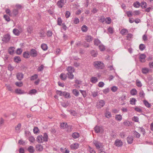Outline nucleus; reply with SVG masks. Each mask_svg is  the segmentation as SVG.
<instances>
[{
	"mask_svg": "<svg viewBox=\"0 0 153 153\" xmlns=\"http://www.w3.org/2000/svg\"><path fill=\"white\" fill-rule=\"evenodd\" d=\"M10 39V36L9 34L4 35L2 38V41L5 42H8Z\"/></svg>",
	"mask_w": 153,
	"mask_h": 153,
	"instance_id": "7ed1b4c3",
	"label": "nucleus"
},
{
	"mask_svg": "<svg viewBox=\"0 0 153 153\" xmlns=\"http://www.w3.org/2000/svg\"><path fill=\"white\" fill-rule=\"evenodd\" d=\"M44 67V66L43 65H41L38 68V71H42L43 70Z\"/></svg>",
	"mask_w": 153,
	"mask_h": 153,
	"instance_id": "0e129e2a",
	"label": "nucleus"
},
{
	"mask_svg": "<svg viewBox=\"0 0 153 153\" xmlns=\"http://www.w3.org/2000/svg\"><path fill=\"white\" fill-rule=\"evenodd\" d=\"M36 150L38 151H41L43 149L42 146L41 144L37 145L36 146Z\"/></svg>",
	"mask_w": 153,
	"mask_h": 153,
	"instance_id": "dca6fc26",
	"label": "nucleus"
},
{
	"mask_svg": "<svg viewBox=\"0 0 153 153\" xmlns=\"http://www.w3.org/2000/svg\"><path fill=\"white\" fill-rule=\"evenodd\" d=\"M136 85L139 87H140L142 86V84L141 82L138 79H137L136 80Z\"/></svg>",
	"mask_w": 153,
	"mask_h": 153,
	"instance_id": "72a5a7b5",
	"label": "nucleus"
},
{
	"mask_svg": "<svg viewBox=\"0 0 153 153\" xmlns=\"http://www.w3.org/2000/svg\"><path fill=\"white\" fill-rule=\"evenodd\" d=\"M15 92L18 94H22L24 93V91L20 89H17L15 90Z\"/></svg>",
	"mask_w": 153,
	"mask_h": 153,
	"instance_id": "393cba45",
	"label": "nucleus"
},
{
	"mask_svg": "<svg viewBox=\"0 0 153 153\" xmlns=\"http://www.w3.org/2000/svg\"><path fill=\"white\" fill-rule=\"evenodd\" d=\"M105 19L106 21L105 23L108 24L111 23V19L110 17H107Z\"/></svg>",
	"mask_w": 153,
	"mask_h": 153,
	"instance_id": "49530a36",
	"label": "nucleus"
},
{
	"mask_svg": "<svg viewBox=\"0 0 153 153\" xmlns=\"http://www.w3.org/2000/svg\"><path fill=\"white\" fill-rule=\"evenodd\" d=\"M93 65L96 68L98 69H102L104 67V64L101 62L95 61L94 62Z\"/></svg>",
	"mask_w": 153,
	"mask_h": 153,
	"instance_id": "f03ea898",
	"label": "nucleus"
},
{
	"mask_svg": "<svg viewBox=\"0 0 153 153\" xmlns=\"http://www.w3.org/2000/svg\"><path fill=\"white\" fill-rule=\"evenodd\" d=\"M105 116L107 118H109L111 117V113L107 111H106V112L105 113Z\"/></svg>",
	"mask_w": 153,
	"mask_h": 153,
	"instance_id": "4c0bfd02",
	"label": "nucleus"
},
{
	"mask_svg": "<svg viewBox=\"0 0 153 153\" xmlns=\"http://www.w3.org/2000/svg\"><path fill=\"white\" fill-rule=\"evenodd\" d=\"M140 4L142 8H145L146 7V3L145 2H143L140 3Z\"/></svg>",
	"mask_w": 153,
	"mask_h": 153,
	"instance_id": "a18cd8bd",
	"label": "nucleus"
},
{
	"mask_svg": "<svg viewBox=\"0 0 153 153\" xmlns=\"http://www.w3.org/2000/svg\"><path fill=\"white\" fill-rule=\"evenodd\" d=\"M14 61L16 63H19V62H20L21 60V59L20 58V57L19 56H15L14 58Z\"/></svg>",
	"mask_w": 153,
	"mask_h": 153,
	"instance_id": "5701e85b",
	"label": "nucleus"
},
{
	"mask_svg": "<svg viewBox=\"0 0 153 153\" xmlns=\"http://www.w3.org/2000/svg\"><path fill=\"white\" fill-rule=\"evenodd\" d=\"M100 41L97 39L95 40L94 41V43L95 45H98L100 44Z\"/></svg>",
	"mask_w": 153,
	"mask_h": 153,
	"instance_id": "e2e57ef3",
	"label": "nucleus"
},
{
	"mask_svg": "<svg viewBox=\"0 0 153 153\" xmlns=\"http://www.w3.org/2000/svg\"><path fill=\"white\" fill-rule=\"evenodd\" d=\"M91 54L92 56L94 57H96L98 54L97 51L94 50H92L91 51Z\"/></svg>",
	"mask_w": 153,
	"mask_h": 153,
	"instance_id": "aec40b11",
	"label": "nucleus"
},
{
	"mask_svg": "<svg viewBox=\"0 0 153 153\" xmlns=\"http://www.w3.org/2000/svg\"><path fill=\"white\" fill-rule=\"evenodd\" d=\"M149 70L147 68H144L142 69V73L143 74H146L149 72Z\"/></svg>",
	"mask_w": 153,
	"mask_h": 153,
	"instance_id": "4be33fe9",
	"label": "nucleus"
},
{
	"mask_svg": "<svg viewBox=\"0 0 153 153\" xmlns=\"http://www.w3.org/2000/svg\"><path fill=\"white\" fill-rule=\"evenodd\" d=\"M133 134L136 136V137L137 138H139L140 135L139 133L136 131L134 132Z\"/></svg>",
	"mask_w": 153,
	"mask_h": 153,
	"instance_id": "4d7b16f0",
	"label": "nucleus"
},
{
	"mask_svg": "<svg viewBox=\"0 0 153 153\" xmlns=\"http://www.w3.org/2000/svg\"><path fill=\"white\" fill-rule=\"evenodd\" d=\"M140 11L139 10H136V11H134L133 13V15L134 16L138 15L140 14Z\"/></svg>",
	"mask_w": 153,
	"mask_h": 153,
	"instance_id": "052dcab7",
	"label": "nucleus"
},
{
	"mask_svg": "<svg viewBox=\"0 0 153 153\" xmlns=\"http://www.w3.org/2000/svg\"><path fill=\"white\" fill-rule=\"evenodd\" d=\"M15 84L16 86L19 87H21L23 85V83L21 82H16L15 83Z\"/></svg>",
	"mask_w": 153,
	"mask_h": 153,
	"instance_id": "09e8293b",
	"label": "nucleus"
},
{
	"mask_svg": "<svg viewBox=\"0 0 153 153\" xmlns=\"http://www.w3.org/2000/svg\"><path fill=\"white\" fill-rule=\"evenodd\" d=\"M72 92L76 97L78 96L79 94V91L76 89H73L72 91Z\"/></svg>",
	"mask_w": 153,
	"mask_h": 153,
	"instance_id": "f704fd0d",
	"label": "nucleus"
},
{
	"mask_svg": "<svg viewBox=\"0 0 153 153\" xmlns=\"http://www.w3.org/2000/svg\"><path fill=\"white\" fill-rule=\"evenodd\" d=\"M38 78V75L36 74H35L34 75L31 76L30 78V80H33Z\"/></svg>",
	"mask_w": 153,
	"mask_h": 153,
	"instance_id": "5fc2aeb1",
	"label": "nucleus"
},
{
	"mask_svg": "<svg viewBox=\"0 0 153 153\" xmlns=\"http://www.w3.org/2000/svg\"><path fill=\"white\" fill-rule=\"evenodd\" d=\"M28 150V151L30 153H33L35 151L33 147L32 146H30L29 147Z\"/></svg>",
	"mask_w": 153,
	"mask_h": 153,
	"instance_id": "58836bf2",
	"label": "nucleus"
},
{
	"mask_svg": "<svg viewBox=\"0 0 153 153\" xmlns=\"http://www.w3.org/2000/svg\"><path fill=\"white\" fill-rule=\"evenodd\" d=\"M72 136L73 138L76 139L79 137V133L75 132L72 134Z\"/></svg>",
	"mask_w": 153,
	"mask_h": 153,
	"instance_id": "412c9836",
	"label": "nucleus"
},
{
	"mask_svg": "<svg viewBox=\"0 0 153 153\" xmlns=\"http://www.w3.org/2000/svg\"><path fill=\"white\" fill-rule=\"evenodd\" d=\"M143 102L146 106L148 108H149L150 107V104L146 100H144L143 101Z\"/></svg>",
	"mask_w": 153,
	"mask_h": 153,
	"instance_id": "de8ad7c7",
	"label": "nucleus"
},
{
	"mask_svg": "<svg viewBox=\"0 0 153 153\" xmlns=\"http://www.w3.org/2000/svg\"><path fill=\"white\" fill-rule=\"evenodd\" d=\"M136 100L134 98H131L130 100V102L131 104L135 105V102H136Z\"/></svg>",
	"mask_w": 153,
	"mask_h": 153,
	"instance_id": "a19ab883",
	"label": "nucleus"
},
{
	"mask_svg": "<svg viewBox=\"0 0 153 153\" xmlns=\"http://www.w3.org/2000/svg\"><path fill=\"white\" fill-rule=\"evenodd\" d=\"M95 132L97 133H102L103 131V130L102 127L96 126L94 128Z\"/></svg>",
	"mask_w": 153,
	"mask_h": 153,
	"instance_id": "39448f33",
	"label": "nucleus"
},
{
	"mask_svg": "<svg viewBox=\"0 0 153 153\" xmlns=\"http://www.w3.org/2000/svg\"><path fill=\"white\" fill-rule=\"evenodd\" d=\"M130 93L131 95H136L137 93V91L135 89H133L131 90Z\"/></svg>",
	"mask_w": 153,
	"mask_h": 153,
	"instance_id": "2f4dec72",
	"label": "nucleus"
},
{
	"mask_svg": "<svg viewBox=\"0 0 153 153\" xmlns=\"http://www.w3.org/2000/svg\"><path fill=\"white\" fill-rule=\"evenodd\" d=\"M70 13L69 11H66L65 13V16L66 18H68L70 16Z\"/></svg>",
	"mask_w": 153,
	"mask_h": 153,
	"instance_id": "338daca9",
	"label": "nucleus"
},
{
	"mask_svg": "<svg viewBox=\"0 0 153 153\" xmlns=\"http://www.w3.org/2000/svg\"><path fill=\"white\" fill-rule=\"evenodd\" d=\"M79 146L78 143H76L72 144L70 146V148L72 149H77Z\"/></svg>",
	"mask_w": 153,
	"mask_h": 153,
	"instance_id": "f8f14e48",
	"label": "nucleus"
},
{
	"mask_svg": "<svg viewBox=\"0 0 153 153\" xmlns=\"http://www.w3.org/2000/svg\"><path fill=\"white\" fill-rule=\"evenodd\" d=\"M29 140L30 142L33 143L35 139L33 137L31 136L29 137Z\"/></svg>",
	"mask_w": 153,
	"mask_h": 153,
	"instance_id": "680f3d73",
	"label": "nucleus"
},
{
	"mask_svg": "<svg viewBox=\"0 0 153 153\" xmlns=\"http://www.w3.org/2000/svg\"><path fill=\"white\" fill-rule=\"evenodd\" d=\"M67 70L68 71V73H73L75 71L74 68L71 66L68 67L67 68Z\"/></svg>",
	"mask_w": 153,
	"mask_h": 153,
	"instance_id": "2eb2a0df",
	"label": "nucleus"
},
{
	"mask_svg": "<svg viewBox=\"0 0 153 153\" xmlns=\"http://www.w3.org/2000/svg\"><path fill=\"white\" fill-rule=\"evenodd\" d=\"M16 77L19 80H21L24 77V75L22 73H18L16 74Z\"/></svg>",
	"mask_w": 153,
	"mask_h": 153,
	"instance_id": "9b49d317",
	"label": "nucleus"
},
{
	"mask_svg": "<svg viewBox=\"0 0 153 153\" xmlns=\"http://www.w3.org/2000/svg\"><path fill=\"white\" fill-rule=\"evenodd\" d=\"M21 127V124L20 123H19L15 127V129L16 131L19 132L20 130Z\"/></svg>",
	"mask_w": 153,
	"mask_h": 153,
	"instance_id": "6ab92c4d",
	"label": "nucleus"
},
{
	"mask_svg": "<svg viewBox=\"0 0 153 153\" xmlns=\"http://www.w3.org/2000/svg\"><path fill=\"white\" fill-rule=\"evenodd\" d=\"M60 77L62 80H65L66 79V76L65 74L62 73L60 76Z\"/></svg>",
	"mask_w": 153,
	"mask_h": 153,
	"instance_id": "bb28decb",
	"label": "nucleus"
},
{
	"mask_svg": "<svg viewBox=\"0 0 153 153\" xmlns=\"http://www.w3.org/2000/svg\"><path fill=\"white\" fill-rule=\"evenodd\" d=\"M62 96H64L66 98H70L71 97V96L70 95L69 93L65 91L63 92Z\"/></svg>",
	"mask_w": 153,
	"mask_h": 153,
	"instance_id": "a878e982",
	"label": "nucleus"
},
{
	"mask_svg": "<svg viewBox=\"0 0 153 153\" xmlns=\"http://www.w3.org/2000/svg\"><path fill=\"white\" fill-rule=\"evenodd\" d=\"M15 48L13 47H10L8 50V51L9 53L11 55H13L14 54V49Z\"/></svg>",
	"mask_w": 153,
	"mask_h": 153,
	"instance_id": "4468645a",
	"label": "nucleus"
},
{
	"mask_svg": "<svg viewBox=\"0 0 153 153\" xmlns=\"http://www.w3.org/2000/svg\"><path fill=\"white\" fill-rule=\"evenodd\" d=\"M79 91L84 97H86L87 95L85 91L81 90H80Z\"/></svg>",
	"mask_w": 153,
	"mask_h": 153,
	"instance_id": "864d4df0",
	"label": "nucleus"
},
{
	"mask_svg": "<svg viewBox=\"0 0 153 153\" xmlns=\"http://www.w3.org/2000/svg\"><path fill=\"white\" fill-rule=\"evenodd\" d=\"M92 37L91 36H86L85 38V39L88 42H90L92 41Z\"/></svg>",
	"mask_w": 153,
	"mask_h": 153,
	"instance_id": "f3484780",
	"label": "nucleus"
},
{
	"mask_svg": "<svg viewBox=\"0 0 153 153\" xmlns=\"http://www.w3.org/2000/svg\"><path fill=\"white\" fill-rule=\"evenodd\" d=\"M105 104V102L103 100H101L97 103V108H100L101 107H103Z\"/></svg>",
	"mask_w": 153,
	"mask_h": 153,
	"instance_id": "0eeeda50",
	"label": "nucleus"
},
{
	"mask_svg": "<svg viewBox=\"0 0 153 153\" xmlns=\"http://www.w3.org/2000/svg\"><path fill=\"white\" fill-rule=\"evenodd\" d=\"M48 136L46 133H44L43 136L39 135L36 138L37 141L39 143H42L43 142H47L48 140Z\"/></svg>",
	"mask_w": 153,
	"mask_h": 153,
	"instance_id": "f257e3e1",
	"label": "nucleus"
},
{
	"mask_svg": "<svg viewBox=\"0 0 153 153\" xmlns=\"http://www.w3.org/2000/svg\"><path fill=\"white\" fill-rule=\"evenodd\" d=\"M81 30L82 32H85L88 30V27L85 25H83L81 27Z\"/></svg>",
	"mask_w": 153,
	"mask_h": 153,
	"instance_id": "c756f323",
	"label": "nucleus"
},
{
	"mask_svg": "<svg viewBox=\"0 0 153 153\" xmlns=\"http://www.w3.org/2000/svg\"><path fill=\"white\" fill-rule=\"evenodd\" d=\"M146 57V56L145 54H141L140 56V61L142 62H145V59Z\"/></svg>",
	"mask_w": 153,
	"mask_h": 153,
	"instance_id": "ddd939ff",
	"label": "nucleus"
},
{
	"mask_svg": "<svg viewBox=\"0 0 153 153\" xmlns=\"http://www.w3.org/2000/svg\"><path fill=\"white\" fill-rule=\"evenodd\" d=\"M133 140V137L132 136H129L127 138L128 143L130 144H131Z\"/></svg>",
	"mask_w": 153,
	"mask_h": 153,
	"instance_id": "a211bd4d",
	"label": "nucleus"
},
{
	"mask_svg": "<svg viewBox=\"0 0 153 153\" xmlns=\"http://www.w3.org/2000/svg\"><path fill=\"white\" fill-rule=\"evenodd\" d=\"M6 86L7 89L8 90L12 92L13 91V90L12 88V87L10 85H6Z\"/></svg>",
	"mask_w": 153,
	"mask_h": 153,
	"instance_id": "3c124183",
	"label": "nucleus"
},
{
	"mask_svg": "<svg viewBox=\"0 0 153 153\" xmlns=\"http://www.w3.org/2000/svg\"><path fill=\"white\" fill-rule=\"evenodd\" d=\"M140 96V97H144L145 95V94L143 91H140L139 93Z\"/></svg>",
	"mask_w": 153,
	"mask_h": 153,
	"instance_id": "69168bd1",
	"label": "nucleus"
},
{
	"mask_svg": "<svg viewBox=\"0 0 153 153\" xmlns=\"http://www.w3.org/2000/svg\"><path fill=\"white\" fill-rule=\"evenodd\" d=\"M4 18L5 20L7 22H9L10 20V19L9 16L6 15H4Z\"/></svg>",
	"mask_w": 153,
	"mask_h": 153,
	"instance_id": "603ef678",
	"label": "nucleus"
},
{
	"mask_svg": "<svg viewBox=\"0 0 153 153\" xmlns=\"http://www.w3.org/2000/svg\"><path fill=\"white\" fill-rule=\"evenodd\" d=\"M33 28L29 26L27 28V31L30 33H31L32 31Z\"/></svg>",
	"mask_w": 153,
	"mask_h": 153,
	"instance_id": "8fccbe9b",
	"label": "nucleus"
},
{
	"mask_svg": "<svg viewBox=\"0 0 153 153\" xmlns=\"http://www.w3.org/2000/svg\"><path fill=\"white\" fill-rule=\"evenodd\" d=\"M60 127L61 128H65L68 127L67 124L66 123H63L60 124Z\"/></svg>",
	"mask_w": 153,
	"mask_h": 153,
	"instance_id": "b1692460",
	"label": "nucleus"
},
{
	"mask_svg": "<svg viewBox=\"0 0 153 153\" xmlns=\"http://www.w3.org/2000/svg\"><path fill=\"white\" fill-rule=\"evenodd\" d=\"M33 131L35 134H37L39 131V130L37 127H35L33 129Z\"/></svg>",
	"mask_w": 153,
	"mask_h": 153,
	"instance_id": "13d9d810",
	"label": "nucleus"
},
{
	"mask_svg": "<svg viewBox=\"0 0 153 153\" xmlns=\"http://www.w3.org/2000/svg\"><path fill=\"white\" fill-rule=\"evenodd\" d=\"M65 4L64 0H59L57 3V5L59 8H62Z\"/></svg>",
	"mask_w": 153,
	"mask_h": 153,
	"instance_id": "20e7f679",
	"label": "nucleus"
},
{
	"mask_svg": "<svg viewBox=\"0 0 153 153\" xmlns=\"http://www.w3.org/2000/svg\"><path fill=\"white\" fill-rule=\"evenodd\" d=\"M22 50L21 48H18L16 51V53L18 55H20L22 52Z\"/></svg>",
	"mask_w": 153,
	"mask_h": 153,
	"instance_id": "6e6d98bb",
	"label": "nucleus"
},
{
	"mask_svg": "<svg viewBox=\"0 0 153 153\" xmlns=\"http://www.w3.org/2000/svg\"><path fill=\"white\" fill-rule=\"evenodd\" d=\"M146 48L145 45L143 44H140L139 46V48L141 51H143Z\"/></svg>",
	"mask_w": 153,
	"mask_h": 153,
	"instance_id": "e433bc0d",
	"label": "nucleus"
},
{
	"mask_svg": "<svg viewBox=\"0 0 153 153\" xmlns=\"http://www.w3.org/2000/svg\"><path fill=\"white\" fill-rule=\"evenodd\" d=\"M115 119L118 121H120L122 119V117L120 115H116L115 116Z\"/></svg>",
	"mask_w": 153,
	"mask_h": 153,
	"instance_id": "37998d69",
	"label": "nucleus"
},
{
	"mask_svg": "<svg viewBox=\"0 0 153 153\" xmlns=\"http://www.w3.org/2000/svg\"><path fill=\"white\" fill-rule=\"evenodd\" d=\"M128 33V31L126 29H122L120 31V33L123 35H126V33Z\"/></svg>",
	"mask_w": 153,
	"mask_h": 153,
	"instance_id": "7c9ffc66",
	"label": "nucleus"
},
{
	"mask_svg": "<svg viewBox=\"0 0 153 153\" xmlns=\"http://www.w3.org/2000/svg\"><path fill=\"white\" fill-rule=\"evenodd\" d=\"M108 32L112 34L113 33V29L112 27H109L108 29Z\"/></svg>",
	"mask_w": 153,
	"mask_h": 153,
	"instance_id": "bf43d9fd",
	"label": "nucleus"
},
{
	"mask_svg": "<svg viewBox=\"0 0 153 153\" xmlns=\"http://www.w3.org/2000/svg\"><path fill=\"white\" fill-rule=\"evenodd\" d=\"M133 6L136 8L139 7L140 6V3L138 1L134 2L133 4Z\"/></svg>",
	"mask_w": 153,
	"mask_h": 153,
	"instance_id": "c85d7f7f",
	"label": "nucleus"
},
{
	"mask_svg": "<svg viewBox=\"0 0 153 153\" xmlns=\"http://www.w3.org/2000/svg\"><path fill=\"white\" fill-rule=\"evenodd\" d=\"M18 13L19 11L18 10L14 9L13 10L11 14L10 15V16L15 17L16 16Z\"/></svg>",
	"mask_w": 153,
	"mask_h": 153,
	"instance_id": "6e6552de",
	"label": "nucleus"
},
{
	"mask_svg": "<svg viewBox=\"0 0 153 153\" xmlns=\"http://www.w3.org/2000/svg\"><path fill=\"white\" fill-rule=\"evenodd\" d=\"M67 75H68V78L71 79L74 78V76L73 74V73H67Z\"/></svg>",
	"mask_w": 153,
	"mask_h": 153,
	"instance_id": "79ce46f5",
	"label": "nucleus"
},
{
	"mask_svg": "<svg viewBox=\"0 0 153 153\" xmlns=\"http://www.w3.org/2000/svg\"><path fill=\"white\" fill-rule=\"evenodd\" d=\"M29 54L28 52H24L23 53V57L25 58H29Z\"/></svg>",
	"mask_w": 153,
	"mask_h": 153,
	"instance_id": "c03bdc74",
	"label": "nucleus"
},
{
	"mask_svg": "<svg viewBox=\"0 0 153 153\" xmlns=\"http://www.w3.org/2000/svg\"><path fill=\"white\" fill-rule=\"evenodd\" d=\"M99 48L100 51H104L105 49V46L102 44L100 45Z\"/></svg>",
	"mask_w": 153,
	"mask_h": 153,
	"instance_id": "cd10ccee",
	"label": "nucleus"
},
{
	"mask_svg": "<svg viewBox=\"0 0 153 153\" xmlns=\"http://www.w3.org/2000/svg\"><path fill=\"white\" fill-rule=\"evenodd\" d=\"M117 87L115 86H113L111 88V90L113 92H116L117 90Z\"/></svg>",
	"mask_w": 153,
	"mask_h": 153,
	"instance_id": "774afa93",
	"label": "nucleus"
},
{
	"mask_svg": "<svg viewBox=\"0 0 153 153\" xmlns=\"http://www.w3.org/2000/svg\"><path fill=\"white\" fill-rule=\"evenodd\" d=\"M41 47L44 51L47 50L48 48L47 45L45 44H42L41 45Z\"/></svg>",
	"mask_w": 153,
	"mask_h": 153,
	"instance_id": "ea45409f",
	"label": "nucleus"
},
{
	"mask_svg": "<svg viewBox=\"0 0 153 153\" xmlns=\"http://www.w3.org/2000/svg\"><path fill=\"white\" fill-rule=\"evenodd\" d=\"M30 54L33 57H36L37 55V51L34 49H31L30 52Z\"/></svg>",
	"mask_w": 153,
	"mask_h": 153,
	"instance_id": "423d86ee",
	"label": "nucleus"
},
{
	"mask_svg": "<svg viewBox=\"0 0 153 153\" xmlns=\"http://www.w3.org/2000/svg\"><path fill=\"white\" fill-rule=\"evenodd\" d=\"M98 79L96 77H92L91 79V81L93 83H95L97 82Z\"/></svg>",
	"mask_w": 153,
	"mask_h": 153,
	"instance_id": "c9c22d12",
	"label": "nucleus"
},
{
	"mask_svg": "<svg viewBox=\"0 0 153 153\" xmlns=\"http://www.w3.org/2000/svg\"><path fill=\"white\" fill-rule=\"evenodd\" d=\"M94 143L96 147V148L97 149H100L101 148H103L101 146V144L100 142L95 141L94 142Z\"/></svg>",
	"mask_w": 153,
	"mask_h": 153,
	"instance_id": "9d476101",
	"label": "nucleus"
},
{
	"mask_svg": "<svg viewBox=\"0 0 153 153\" xmlns=\"http://www.w3.org/2000/svg\"><path fill=\"white\" fill-rule=\"evenodd\" d=\"M114 145L118 147H120L123 145V143L120 140L117 139L115 141Z\"/></svg>",
	"mask_w": 153,
	"mask_h": 153,
	"instance_id": "1a4fd4ad",
	"label": "nucleus"
},
{
	"mask_svg": "<svg viewBox=\"0 0 153 153\" xmlns=\"http://www.w3.org/2000/svg\"><path fill=\"white\" fill-rule=\"evenodd\" d=\"M13 33L16 36H18L20 34V32L19 30L16 29H14L13 30Z\"/></svg>",
	"mask_w": 153,
	"mask_h": 153,
	"instance_id": "473e14b6",
	"label": "nucleus"
}]
</instances>
